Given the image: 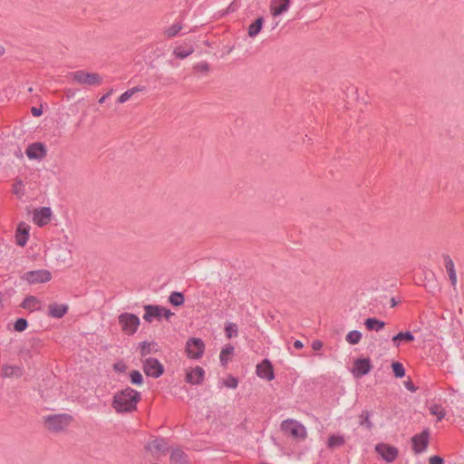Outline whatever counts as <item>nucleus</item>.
Instances as JSON below:
<instances>
[{
    "label": "nucleus",
    "instance_id": "obj_31",
    "mask_svg": "<svg viewBox=\"0 0 464 464\" xmlns=\"http://www.w3.org/2000/svg\"><path fill=\"white\" fill-rule=\"evenodd\" d=\"M364 324L367 327V329L375 331H380L385 325L384 322L375 318H368L365 321Z\"/></svg>",
    "mask_w": 464,
    "mask_h": 464
},
{
    "label": "nucleus",
    "instance_id": "obj_4",
    "mask_svg": "<svg viewBox=\"0 0 464 464\" xmlns=\"http://www.w3.org/2000/svg\"><path fill=\"white\" fill-rule=\"evenodd\" d=\"M119 324L121 331L128 335L134 334L140 324V318L130 313H123L119 315Z\"/></svg>",
    "mask_w": 464,
    "mask_h": 464
},
{
    "label": "nucleus",
    "instance_id": "obj_22",
    "mask_svg": "<svg viewBox=\"0 0 464 464\" xmlns=\"http://www.w3.org/2000/svg\"><path fill=\"white\" fill-rule=\"evenodd\" d=\"M22 306L30 312H34V311L39 310L42 306V304L38 298H36L35 296L30 295L24 299Z\"/></svg>",
    "mask_w": 464,
    "mask_h": 464
},
{
    "label": "nucleus",
    "instance_id": "obj_10",
    "mask_svg": "<svg viewBox=\"0 0 464 464\" xmlns=\"http://www.w3.org/2000/svg\"><path fill=\"white\" fill-rule=\"evenodd\" d=\"M143 371L148 376L158 378L163 373L164 367L159 360L147 358L143 361Z\"/></svg>",
    "mask_w": 464,
    "mask_h": 464
},
{
    "label": "nucleus",
    "instance_id": "obj_24",
    "mask_svg": "<svg viewBox=\"0 0 464 464\" xmlns=\"http://www.w3.org/2000/svg\"><path fill=\"white\" fill-rule=\"evenodd\" d=\"M264 24L263 17H258L254 23H252L247 29L249 37L255 38L261 31Z\"/></svg>",
    "mask_w": 464,
    "mask_h": 464
},
{
    "label": "nucleus",
    "instance_id": "obj_40",
    "mask_svg": "<svg viewBox=\"0 0 464 464\" xmlns=\"http://www.w3.org/2000/svg\"><path fill=\"white\" fill-rule=\"evenodd\" d=\"M14 330L17 331V332H23L26 329L27 327V321L24 318H19L16 320V322L14 323Z\"/></svg>",
    "mask_w": 464,
    "mask_h": 464
},
{
    "label": "nucleus",
    "instance_id": "obj_42",
    "mask_svg": "<svg viewBox=\"0 0 464 464\" xmlns=\"http://www.w3.org/2000/svg\"><path fill=\"white\" fill-rule=\"evenodd\" d=\"M192 53V49L182 50L180 47L174 50V54L179 58H185Z\"/></svg>",
    "mask_w": 464,
    "mask_h": 464
},
{
    "label": "nucleus",
    "instance_id": "obj_48",
    "mask_svg": "<svg viewBox=\"0 0 464 464\" xmlns=\"http://www.w3.org/2000/svg\"><path fill=\"white\" fill-rule=\"evenodd\" d=\"M112 93V90H111L108 93H106L105 95H103L102 97L100 98L99 100V102L100 103H103L105 102V100Z\"/></svg>",
    "mask_w": 464,
    "mask_h": 464
},
{
    "label": "nucleus",
    "instance_id": "obj_12",
    "mask_svg": "<svg viewBox=\"0 0 464 464\" xmlns=\"http://www.w3.org/2000/svg\"><path fill=\"white\" fill-rule=\"evenodd\" d=\"M146 450L150 452L153 457H160L165 455L168 444L163 439H155L150 441L146 447Z\"/></svg>",
    "mask_w": 464,
    "mask_h": 464
},
{
    "label": "nucleus",
    "instance_id": "obj_30",
    "mask_svg": "<svg viewBox=\"0 0 464 464\" xmlns=\"http://www.w3.org/2000/svg\"><path fill=\"white\" fill-rule=\"evenodd\" d=\"M234 353V347L231 345H226L220 352L219 359L223 365H226L229 360L231 355Z\"/></svg>",
    "mask_w": 464,
    "mask_h": 464
},
{
    "label": "nucleus",
    "instance_id": "obj_18",
    "mask_svg": "<svg viewBox=\"0 0 464 464\" xmlns=\"http://www.w3.org/2000/svg\"><path fill=\"white\" fill-rule=\"evenodd\" d=\"M205 371L199 366L187 371L186 381L191 384H199L204 379Z\"/></svg>",
    "mask_w": 464,
    "mask_h": 464
},
{
    "label": "nucleus",
    "instance_id": "obj_47",
    "mask_svg": "<svg viewBox=\"0 0 464 464\" xmlns=\"http://www.w3.org/2000/svg\"><path fill=\"white\" fill-rule=\"evenodd\" d=\"M32 113H33L34 116L39 117V116L42 115L43 111L39 108L33 107L32 108Z\"/></svg>",
    "mask_w": 464,
    "mask_h": 464
},
{
    "label": "nucleus",
    "instance_id": "obj_33",
    "mask_svg": "<svg viewBox=\"0 0 464 464\" xmlns=\"http://www.w3.org/2000/svg\"><path fill=\"white\" fill-rule=\"evenodd\" d=\"M430 412L437 417L438 420H441L446 416L444 408L439 404L431 405Z\"/></svg>",
    "mask_w": 464,
    "mask_h": 464
},
{
    "label": "nucleus",
    "instance_id": "obj_20",
    "mask_svg": "<svg viewBox=\"0 0 464 464\" xmlns=\"http://www.w3.org/2000/svg\"><path fill=\"white\" fill-rule=\"evenodd\" d=\"M45 152L42 143H33L26 149L25 154L30 160H38L44 158Z\"/></svg>",
    "mask_w": 464,
    "mask_h": 464
},
{
    "label": "nucleus",
    "instance_id": "obj_43",
    "mask_svg": "<svg viewBox=\"0 0 464 464\" xmlns=\"http://www.w3.org/2000/svg\"><path fill=\"white\" fill-rule=\"evenodd\" d=\"M430 464H443V459L439 456H432L429 459Z\"/></svg>",
    "mask_w": 464,
    "mask_h": 464
},
{
    "label": "nucleus",
    "instance_id": "obj_49",
    "mask_svg": "<svg viewBox=\"0 0 464 464\" xmlns=\"http://www.w3.org/2000/svg\"><path fill=\"white\" fill-rule=\"evenodd\" d=\"M294 347L295 349H302L304 347V344L301 341L299 340H296L295 343H294Z\"/></svg>",
    "mask_w": 464,
    "mask_h": 464
},
{
    "label": "nucleus",
    "instance_id": "obj_11",
    "mask_svg": "<svg viewBox=\"0 0 464 464\" xmlns=\"http://www.w3.org/2000/svg\"><path fill=\"white\" fill-rule=\"evenodd\" d=\"M52 215L53 213L50 208H39L34 211L33 221L38 227H44L51 222Z\"/></svg>",
    "mask_w": 464,
    "mask_h": 464
},
{
    "label": "nucleus",
    "instance_id": "obj_45",
    "mask_svg": "<svg viewBox=\"0 0 464 464\" xmlns=\"http://www.w3.org/2000/svg\"><path fill=\"white\" fill-rule=\"evenodd\" d=\"M114 369L118 372H125L127 369V366L123 362H118L114 365Z\"/></svg>",
    "mask_w": 464,
    "mask_h": 464
},
{
    "label": "nucleus",
    "instance_id": "obj_16",
    "mask_svg": "<svg viewBox=\"0 0 464 464\" xmlns=\"http://www.w3.org/2000/svg\"><path fill=\"white\" fill-rule=\"evenodd\" d=\"M23 374V367L18 364L5 363L2 365L1 375L3 378H19Z\"/></svg>",
    "mask_w": 464,
    "mask_h": 464
},
{
    "label": "nucleus",
    "instance_id": "obj_41",
    "mask_svg": "<svg viewBox=\"0 0 464 464\" xmlns=\"http://www.w3.org/2000/svg\"><path fill=\"white\" fill-rule=\"evenodd\" d=\"M223 383L227 387L231 389H235L237 387L238 381L233 376H228L227 379L223 381Z\"/></svg>",
    "mask_w": 464,
    "mask_h": 464
},
{
    "label": "nucleus",
    "instance_id": "obj_15",
    "mask_svg": "<svg viewBox=\"0 0 464 464\" xmlns=\"http://www.w3.org/2000/svg\"><path fill=\"white\" fill-rule=\"evenodd\" d=\"M290 7V0H271L269 10L274 16H279L288 11Z\"/></svg>",
    "mask_w": 464,
    "mask_h": 464
},
{
    "label": "nucleus",
    "instance_id": "obj_17",
    "mask_svg": "<svg viewBox=\"0 0 464 464\" xmlns=\"http://www.w3.org/2000/svg\"><path fill=\"white\" fill-rule=\"evenodd\" d=\"M30 226L24 222H21L18 224L16 232H15V242L18 246H25L28 238H29Z\"/></svg>",
    "mask_w": 464,
    "mask_h": 464
},
{
    "label": "nucleus",
    "instance_id": "obj_21",
    "mask_svg": "<svg viewBox=\"0 0 464 464\" xmlns=\"http://www.w3.org/2000/svg\"><path fill=\"white\" fill-rule=\"evenodd\" d=\"M69 306L66 304L53 303L48 306V315L53 318H62L68 312Z\"/></svg>",
    "mask_w": 464,
    "mask_h": 464
},
{
    "label": "nucleus",
    "instance_id": "obj_1",
    "mask_svg": "<svg viewBox=\"0 0 464 464\" xmlns=\"http://www.w3.org/2000/svg\"><path fill=\"white\" fill-rule=\"evenodd\" d=\"M140 401V393L131 388L115 393L112 407L117 412H130L136 409Z\"/></svg>",
    "mask_w": 464,
    "mask_h": 464
},
{
    "label": "nucleus",
    "instance_id": "obj_46",
    "mask_svg": "<svg viewBox=\"0 0 464 464\" xmlns=\"http://www.w3.org/2000/svg\"><path fill=\"white\" fill-rule=\"evenodd\" d=\"M404 385L411 392H415L416 391V388H415L414 384L411 382H410V381L409 382H405Z\"/></svg>",
    "mask_w": 464,
    "mask_h": 464
},
{
    "label": "nucleus",
    "instance_id": "obj_2",
    "mask_svg": "<svg viewBox=\"0 0 464 464\" xmlns=\"http://www.w3.org/2000/svg\"><path fill=\"white\" fill-rule=\"evenodd\" d=\"M281 430L285 435L293 438L295 440H304L307 436L305 427L292 419L285 420L281 423Z\"/></svg>",
    "mask_w": 464,
    "mask_h": 464
},
{
    "label": "nucleus",
    "instance_id": "obj_5",
    "mask_svg": "<svg viewBox=\"0 0 464 464\" xmlns=\"http://www.w3.org/2000/svg\"><path fill=\"white\" fill-rule=\"evenodd\" d=\"M70 78L79 83L84 85H101L102 77L96 72H89L86 71H76L70 74Z\"/></svg>",
    "mask_w": 464,
    "mask_h": 464
},
{
    "label": "nucleus",
    "instance_id": "obj_38",
    "mask_svg": "<svg viewBox=\"0 0 464 464\" xmlns=\"http://www.w3.org/2000/svg\"><path fill=\"white\" fill-rule=\"evenodd\" d=\"M392 372L397 378H402L405 375L403 365L399 362H394L392 364Z\"/></svg>",
    "mask_w": 464,
    "mask_h": 464
},
{
    "label": "nucleus",
    "instance_id": "obj_39",
    "mask_svg": "<svg viewBox=\"0 0 464 464\" xmlns=\"http://www.w3.org/2000/svg\"><path fill=\"white\" fill-rule=\"evenodd\" d=\"M169 302L176 306H179L184 303V297L180 293L174 292L169 296Z\"/></svg>",
    "mask_w": 464,
    "mask_h": 464
},
{
    "label": "nucleus",
    "instance_id": "obj_3",
    "mask_svg": "<svg viewBox=\"0 0 464 464\" xmlns=\"http://www.w3.org/2000/svg\"><path fill=\"white\" fill-rule=\"evenodd\" d=\"M72 417L68 414H49L44 417V427L51 431L58 432L66 429Z\"/></svg>",
    "mask_w": 464,
    "mask_h": 464
},
{
    "label": "nucleus",
    "instance_id": "obj_37",
    "mask_svg": "<svg viewBox=\"0 0 464 464\" xmlns=\"http://www.w3.org/2000/svg\"><path fill=\"white\" fill-rule=\"evenodd\" d=\"M226 336L230 339L237 335V325L234 323H227L225 327Z\"/></svg>",
    "mask_w": 464,
    "mask_h": 464
},
{
    "label": "nucleus",
    "instance_id": "obj_36",
    "mask_svg": "<svg viewBox=\"0 0 464 464\" xmlns=\"http://www.w3.org/2000/svg\"><path fill=\"white\" fill-rule=\"evenodd\" d=\"M182 29L180 23H174L165 30V34L168 37H173Z\"/></svg>",
    "mask_w": 464,
    "mask_h": 464
},
{
    "label": "nucleus",
    "instance_id": "obj_34",
    "mask_svg": "<svg viewBox=\"0 0 464 464\" xmlns=\"http://www.w3.org/2000/svg\"><path fill=\"white\" fill-rule=\"evenodd\" d=\"M362 339V334L359 331H351L349 332L346 336L345 340L350 344H357Z\"/></svg>",
    "mask_w": 464,
    "mask_h": 464
},
{
    "label": "nucleus",
    "instance_id": "obj_35",
    "mask_svg": "<svg viewBox=\"0 0 464 464\" xmlns=\"http://www.w3.org/2000/svg\"><path fill=\"white\" fill-rule=\"evenodd\" d=\"M130 380L134 385L141 386L143 383V376L139 371L130 372Z\"/></svg>",
    "mask_w": 464,
    "mask_h": 464
},
{
    "label": "nucleus",
    "instance_id": "obj_14",
    "mask_svg": "<svg viewBox=\"0 0 464 464\" xmlns=\"http://www.w3.org/2000/svg\"><path fill=\"white\" fill-rule=\"evenodd\" d=\"M372 369V364L369 359H356L353 362L352 373L354 377L360 378L367 374Z\"/></svg>",
    "mask_w": 464,
    "mask_h": 464
},
{
    "label": "nucleus",
    "instance_id": "obj_32",
    "mask_svg": "<svg viewBox=\"0 0 464 464\" xmlns=\"http://www.w3.org/2000/svg\"><path fill=\"white\" fill-rule=\"evenodd\" d=\"M156 343L152 342H143L140 344V352L141 356H146L155 351Z\"/></svg>",
    "mask_w": 464,
    "mask_h": 464
},
{
    "label": "nucleus",
    "instance_id": "obj_44",
    "mask_svg": "<svg viewBox=\"0 0 464 464\" xmlns=\"http://www.w3.org/2000/svg\"><path fill=\"white\" fill-rule=\"evenodd\" d=\"M323 347V343L319 340H314L313 343H312V348L313 350L314 351H318L320 350L321 348Z\"/></svg>",
    "mask_w": 464,
    "mask_h": 464
},
{
    "label": "nucleus",
    "instance_id": "obj_13",
    "mask_svg": "<svg viewBox=\"0 0 464 464\" xmlns=\"http://www.w3.org/2000/svg\"><path fill=\"white\" fill-rule=\"evenodd\" d=\"M256 375L267 381H272L275 378L274 368L272 363L268 360H263L256 365Z\"/></svg>",
    "mask_w": 464,
    "mask_h": 464
},
{
    "label": "nucleus",
    "instance_id": "obj_50",
    "mask_svg": "<svg viewBox=\"0 0 464 464\" xmlns=\"http://www.w3.org/2000/svg\"><path fill=\"white\" fill-rule=\"evenodd\" d=\"M5 52V47L2 44H0V56L4 55Z\"/></svg>",
    "mask_w": 464,
    "mask_h": 464
},
{
    "label": "nucleus",
    "instance_id": "obj_8",
    "mask_svg": "<svg viewBox=\"0 0 464 464\" xmlns=\"http://www.w3.org/2000/svg\"><path fill=\"white\" fill-rule=\"evenodd\" d=\"M375 451L388 463L394 461L399 455V450L396 447L383 442L375 445Z\"/></svg>",
    "mask_w": 464,
    "mask_h": 464
},
{
    "label": "nucleus",
    "instance_id": "obj_51",
    "mask_svg": "<svg viewBox=\"0 0 464 464\" xmlns=\"http://www.w3.org/2000/svg\"><path fill=\"white\" fill-rule=\"evenodd\" d=\"M3 299H4V295L0 292V307L2 306Z\"/></svg>",
    "mask_w": 464,
    "mask_h": 464
},
{
    "label": "nucleus",
    "instance_id": "obj_9",
    "mask_svg": "<svg viewBox=\"0 0 464 464\" xmlns=\"http://www.w3.org/2000/svg\"><path fill=\"white\" fill-rule=\"evenodd\" d=\"M23 278L29 284H44L52 279V274L46 269H39L25 273Z\"/></svg>",
    "mask_w": 464,
    "mask_h": 464
},
{
    "label": "nucleus",
    "instance_id": "obj_28",
    "mask_svg": "<svg viewBox=\"0 0 464 464\" xmlns=\"http://www.w3.org/2000/svg\"><path fill=\"white\" fill-rule=\"evenodd\" d=\"M144 90L143 87L135 86L128 91L124 92L118 99L120 103H124L128 102L136 92H142Z\"/></svg>",
    "mask_w": 464,
    "mask_h": 464
},
{
    "label": "nucleus",
    "instance_id": "obj_19",
    "mask_svg": "<svg viewBox=\"0 0 464 464\" xmlns=\"http://www.w3.org/2000/svg\"><path fill=\"white\" fill-rule=\"evenodd\" d=\"M429 440L428 431H423L412 438L413 450L420 453L426 450Z\"/></svg>",
    "mask_w": 464,
    "mask_h": 464
},
{
    "label": "nucleus",
    "instance_id": "obj_25",
    "mask_svg": "<svg viewBox=\"0 0 464 464\" xmlns=\"http://www.w3.org/2000/svg\"><path fill=\"white\" fill-rule=\"evenodd\" d=\"M171 464H188V456L180 450H175L170 455Z\"/></svg>",
    "mask_w": 464,
    "mask_h": 464
},
{
    "label": "nucleus",
    "instance_id": "obj_29",
    "mask_svg": "<svg viewBox=\"0 0 464 464\" xmlns=\"http://www.w3.org/2000/svg\"><path fill=\"white\" fill-rule=\"evenodd\" d=\"M12 191L18 198H22L24 196L25 186L22 179H16L14 181Z\"/></svg>",
    "mask_w": 464,
    "mask_h": 464
},
{
    "label": "nucleus",
    "instance_id": "obj_7",
    "mask_svg": "<svg viewBox=\"0 0 464 464\" xmlns=\"http://www.w3.org/2000/svg\"><path fill=\"white\" fill-rule=\"evenodd\" d=\"M144 310L145 314L143 315V318L145 321L150 323L152 322L154 318H160L163 316L169 319L170 316L173 315V313L170 310L159 305H146L144 307Z\"/></svg>",
    "mask_w": 464,
    "mask_h": 464
},
{
    "label": "nucleus",
    "instance_id": "obj_23",
    "mask_svg": "<svg viewBox=\"0 0 464 464\" xmlns=\"http://www.w3.org/2000/svg\"><path fill=\"white\" fill-rule=\"evenodd\" d=\"M445 267H446V271L449 276L451 285L453 287H456L457 282H458V277H457V273L455 270V265H454L453 261L451 259L448 258L445 261Z\"/></svg>",
    "mask_w": 464,
    "mask_h": 464
},
{
    "label": "nucleus",
    "instance_id": "obj_26",
    "mask_svg": "<svg viewBox=\"0 0 464 464\" xmlns=\"http://www.w3.org/2000/svg\"><path fill=\"white\" fill-rule=\"evenodd\" d=\"M414 340V336L410 332H401L392 337V343L396 347L400 346V342L404 341L411 343Z\"/></svg>",
    "mask_w": 464,
    "mask_h": 464
},
{
    "label": "nucleus",
    "instance_id": "obj_6",
    "mask_svg": "<svg viewBox=\"0 0 464 464\" xmlns=\"http://www.w3.org/2000/svg\"><path fill=\"white\" fill-rule=\"evenodd\" d=\"M185 352L189 359H200L205 352V343L200 338H189L187 341Z\"/></svg>",
    "mask_w": 464,
    "mask_h": 464
},
{
    "label": "nucleus",
    "instance_id": "obj_27",
    "mask_svg": "<svg viewBox=\"0 0 464 464\" xmlns=\"http://www.w3.org/2000/svg\"><path fill=\"white\" fill-rule=\"evenodd\" d=\"M344 438L341 435L333 434L327 440V446L330 449H336L344 444Z\"/></svg>",
    "mask_w": 464,
    "mask_h": 464
}]
</instances>
